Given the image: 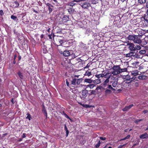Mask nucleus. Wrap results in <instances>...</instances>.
Wrapping results in <instances>:
<instances>
[{
    "instance_id": "1",
    "label": "nucleus",
    "mask_w": 148,
    "mask_h": 148,
    "mask_svg": "<svg viewBox=\"0 0 148 148\" xmlns=\"http://www.w3.org/2000/svg\"><path fill=\"white\" fill-rule=\"evenodd\" d=\"M52 38L53 39L54 44L56 46L62 45L64 42V38L61 36H56L53 34Z\"/></svg>"
},
{
    "instance_id": "2",
    "label": "nucleus",
    "mask_w": 148,
    "mask_h": 148,
    "mask_svg": "<svg viewBox=\"0 0 148 148\" xmlns=\"http://www.w3.org/2000/svg\"><path fill=\"white\" fill-rule=\"evenodd\" d=\"M112 69L113 71H112L111 74H113V75H116L120 73V65H114L112 67Z\"/></svg>"
},
{
    "instance_id": "3",
    "label": "nucleus",
    "mask_w": 148,
    "mask_h": 148,
    "mask_svg": "<svg viewBox=\"0 0 148 148\" xmlns=\"http://www.w3.org/2000/svg\"><path fill=\"white\" fill-rule=\"evenodd\" d=\"M89 96L88 91L86 89L83 90L81 94L80 95V97L81 99L84 100H86L88 97Z\"/></svg>"
},
{
    "instance_id": "4",
    "label": "nucleus",
    "mask_w": 148,
    "mask_h": 148,
    "mask_svg": "<svg viewBox=\"0 0 148 148\" xmlns=\"http://www.w3.org/2000/svg\"><path fill=\"white\" fill-rule=\"evenodd\" d=\"M83 80V79L82 78L78 79L75 78H73L71 82V84L74 86L76 85V84L79 85Z\"/></svg>"
},
{
    "instance_id": "5",
    "label": "nucleus",
    "mask_w": 148,
    "mask_h": 148,
    "mask_svg": "<svg viewBox=\"0 0 148 148\" xmlns=\"http://www.w3.org/2000/svg\"><path fill=\"white\" fill-rule=\"evenodd\" d=\"M135 32L138 33V36L141 37L145 33L146 31L140 28H138L135 30Z\"/></svg>"
},
{
    "instance_id": "6",
    "label": "nucleus",
    "mask_w": 148,
    "mask_h": 148,
    "mask_svg": "<svg viewBox=\"0 0 148 148\" xmlns=\"http://www.w3.org/2000/svg\"><path fill=\"white\" fill-rule=\"evenodd\" d=\"M125 83L129 84L134 80L135 78L134 77H131L130 76L128 75L125 76Z\"/></svg>"
},
{
    "instance_id": "7",
    "label": "nucleus",
    "mask_w": 148,
    "mask_h": 148,
    "mask_svg": "<svg viewBox=\"0 0 148 148\" xmlns=\"http://www.w3.org/2000/svg\"><path fill=\"white\" fill-rule=\"evenodd\" d=\"M81 5L83 8L84 9L88 8V7L90 6V4L89 3L86 2H84L83 3H81Z\"/></svg>"
},
{
    "instance_id": "8",
    "label": "nucleus",
    "mask_w": 148,
    "mask_h": 148,
    "mask_svg": "<svg viewBox=\"0 0 148 148\" xmlns=\"http://www.w3.org/2000/svg\"><path fill=\"white\" fill-rule=\"evenodd\" d=\"M112 93V90H110L107 89H106L104 91V96H105L107 98Z\"/></svg>"
},
{
    "instance_id": "9",
    "label": "nucleus",
    "mask_w": 148,
    "mask_h": 148,
    "mask_svg": "<svg viewBox=\"0 0 148 148\" xmlns=\"http://www.w3.org/2000/svg\"><path fill=\"white\" fill-rule=\"evenodd\" d=\"M140 38V36L138 35H135V39L134 40V42L138 44L141 43V41Z\"/></svg>"
},
{
    "instance_id": "10",
    "label": "nucleus",
    "mask_w": 148,
    "mask_h": 148,
    "mask_svg": "<svg viewBox=\"0 0 148 148\" xmlns=\"http://www.w3.org/2000/svg\"><path fill=\"white\" fill-rule=\"evenodd\" d=\"M62 45H60L56 46L57 50L61 54H62V52H63L62 49H63V47Z\"/></svg>"
},
{
    "instance_id": "11",
    "label": "nucleus",
    "mask_w": 148,
    "mask_h": 148,
    "mask_svg": "<svg viewBox=\"0 0 148 148\" xmlns=\"http://www.w3.org/2000/svg\"><path fill=\"white\" fill-rule=\"evenodd\" d=\"M110 77V78H111V79H113V78L114 79L115 78V77L113 76V75H112L110 73H107L104 74V76L103 77H104L105 78H108V77Z\"/></svg>"
},
{
    "instance_id": "12",
    "label": "nucleus",
    "mask_w": 148,
    "mask_h": 148,
    "mask_svg": "<svg viewBox=\"0 0 148 148\" xmlns=\"http://www.w3.org/2000/svg\"><path fill=\"white\" fill-rule=\"evenodd\" d=\"M134 106V105L133 104H132L128 106H126L122 109V110L124 112L127 111Z\"/></svg>"
},
{
    "instance_id": "13",
    "label": "nucleus",
    "mask_w": 148,
    "mask_h": 148,
    "mask_svg": "<svg viewBox=\"0 0 148 148\" xmlns=\"http://www.w3.org/2000/svg\"><path fill=\"white\" fill-rule=\"evenodd\" d=\"M62 54L63 56L65 57H68L71 55H72V53L71 54L70 52L69 51L66 50L63 52Z\"/></svg>"
},
{
    "instance_id": "14",
    "label": "nucleus",
    "mask_w": 148,
    "mask_h": 148,
    "mask_svg": "<svg viewBox=\"0 0 148 148\" xmlns=\"http://www.w3.org/2000/svg\"><path fill=\"white\" fill-rule=\"evenodd\" d=\"M69 20V16L64 15L62 18V21L63 23H65L68 21Z\"/></svg>"
},
{
    "instance_id": "15",
    "label": "nucleus",
    "mask_w": 148,
    "mask_h": 148,
    "mask_svg": "<svg viewBox=\"0 0 148 148\" xmlns=\"http://www.w3.org/2000/svg\"><path fill=\"white\" fill-rule=\"evenodd\" d=\"M139 137L141 139L147 138H148V134L147 133H145L141 135Z\"/></svg>"
},
{
    "instance_id": "16",
    "label": "nucleus",
    "mask_w": 148,
    "mask_h": 148,
    "mask_svg": "<svg viewBox=\"0 0 148 148\" xmlns=\"http://www.w3.org/2000/svg\"><path fill=\"white\" fill-rule=\"evenodd\" d=\"M42 112L46 116V118H47V113L46 109L44 105H43L42 106Z\"/></svg>"
},
{
    "instance_id": "17",
    "label": "nucleus",
    "mask_w": 148,
    "mask_h": 148,
    "mask_svg": "<svg viewBox=\"0 0 148 148\" xmlns=\"http://www.w3.org/2000/svg\"><path fill=\"white\" fill-rule=\"evenodd\" d=\"M134 46V44L130 43L129 45V48L130 50L134 51L136 50V49Z\"/></svg>"
},
{
    "instance_id": "18",
    "label": "nucleus",
    "mask_w": 148,
    "mask_h": 148,
    "mask_svg": "<svg viewBox=\"0 0 148 148\" xmlns=\"http://www.w3.org/2000/svg\"><path fill=\"white\" fill-rule=\"evenodd\" d=\"M90 70H88L86 71V73L84 75L85 76H88V77H89L92 75L91 72L90 71H89Z\"/></svg>"
},
{
    "instance_id": "19",
    "label": "nucleus",
    "mask_w": 148,
    "mask_h": 148,
    "mask_svg": "<svg viewBox=\"0 0 148 148\" xmlns=\"http://www.w3.org/2000/svg\"><path fill=\"white\" fill-rule=\"evenodd\" d=\"M138 78L140 79H146L147 78V77L145 75H140L138 77Z\"/></svg>"
},
{
    "instance_id": "20",
    "label": "nucleus",
    "mask_w": 148,
    "mask_h": 148,
    "mask_svg": "<svg viewBox=\"0 0 148 148\" xmlns=\"http://www.w3.org/2000/svg\"><path fill=\"white\" fill-rule=\"evenodd\" d=\"M17 74L21 79H23L24 77V76L22 73L20 71H18V72L17 73Z\"/></svg>"
},
{
    "instance_id": "21",
    "label": "nucleus",
    "mask_w": 148,
    "mask_h": 148,
    "mask_svg": "<svg viewBox=\"0 0 148 148\" xmlns=\"http://www.w3.org/2000/svg\"><path fill=\"white\" fill-rule=\"evenodd\" d=\"M93 81L91 79V78L90 79H88L86 78L84 80V82H86L88 83H91Z\"/></svg>"
},
{
    "instance_id": "22",
    "label": "nucleus",
    "mask_w": 148,
    "mask_h": 148,
    "mask_svg": "<svg viewBox=\"0 0 148 148\" xmlns=\"http://www.w3.org/2000/svg\"><path fill=\"white\" fill-rule=\"evenodd\" d=\"M110 77H108V78H107L104 81V82L103 83V85L104 86H106L107 84L109 82V81Z\"/></svg>"
},
{
    "instance_id": "23",
    "label": "nucleus",
    "mask_w": 148,
    "mask_h": 148,
    "mask_svg": "<svg viewBox=\"0 0 148 148\" xmlns=\"http://www.w3.org/2000/svg\"><path fill=\"white\" fill-rule=\"evenodd\" d=\"M128 38L129 40H132L134 41V39H135V35H129L128 36Z\"/></svg>"
},
{
    "instance_id": "24",
    "label": "nucleus",
    "mask_w": 148,
    "mask_h": 148,
    "mask_svg": "<svg viewBox=\"0 0 148 148\" xmlns=\"http://www.w3.org/2000/svg\"><path fill=\"white\" fill-rule=\"evenodd\" d=\"M93 82L95 84H97L101 83V80L100 79H98L94 80Z\"/></svg>"
},
{
    "instance_id": "25",
    "label": "nucleus",
    "mask_w": 148,
    "mask_h": 148,
    "mask_svg": "<svg viewBox=\"0 0 148 148\" xmlns=\"http://www.w3.org/2000/svg\"><path fill=\"white\" fill-rule=\"evenodd\" d=\"M112 79H113L114 81L112 82V85L113 87H115L117 85V81L116 80V79H115V78L114 79L113 78Z\"/></svg>"
},
{
    "instance_id": "26",
    "label": "nucleus",
    "mask_w": 148,
    "mask_h": 148,
    "mask_svg": "<svg viewBox=\"0 0 148 148\" xmlns=\"http://www.w3.org/2000/svg\"><path fill=\"white\" fill-rule=\"evenodd\" d=\"M138 71H132L131 73V74L134 76H136L138 75Z\"/></svg>"
},
{
    "instance_id": "27",
    "label": "nucleus",
    "mask_w": 148,
    "mask_h": 148,
    "mask_svg": "<svg viewBox=\"0 0 148 148\" xmlns=\"http://www.w3.org/2000/svg\"><path fill=\"white\" fill-rule=\"evenodd\" d=\"M96 94V91L95 90H92V91H90V92L89 93V96H90L92 95H95Z\"/></svg>"
},
{
    "instance_id": "28",
    "label": "nucleus",
    "mask_w": 148,
    "mask_h": 148,
    "mask_svg": "<svg viewBox=\"0 0 148 148\" xmlns=\"http://www.w3.org/2000/svg\"><path fill=\"white\" fill-rule=\"evenodd\" d=\"M146 0H138V3L140 4H142L145 3L146 2Z\"/></svg>"
},
{
    "instance_id": "29",
    "label": "nucleus",
    "mask_w": 148,
    "mask_h": 148,
    "mask_svg": "<svg viewBox=\"0 0 148 148\" xmlns=\"http://www.w3.org/2000/svg\"><path fill=\"white\" fill-rule=\"evenodd\" d=\"M134 53L131 52L129 53L126 54V57H130L134 56Z\"/></svg>"
},
{
    "instance_id": "30",
    "label": "nucleus",
    "mask_w": 148,
    "mask_h": 148,
    "mask_svg": "<svg viewBox=\"0 0 148 148\" xmlns=\"http://www.w3.org/2000/svg\"><path fill=\"white\" fill-rule=\"evenodd\" d=\"M127 71V68H123V69H121L120 67V73L124 72H126Z\"/></svg>"
},
{
    "instance_id": "31",
    "label": "nucleus",
    "mask_w": 148,
    "mask_h": 148,
    "mask_svg": "<svg viewBox=\"0 0 148 148\" xmlns=\"http://www.w3.org/2000/svg\"><path fill=\"white\" fill-rule=\"evenodd\" d=\"M13 3H14L15 5H14L13 6L14 7H18L19 5V4L17 1H15L13 2Z\"/></svg>"
},
{
    "instance_id": "32",
    "label": "nucleus",
    "mask_w": 148,
    "mask_h": 148,
    "mask_svg": "<svg viewBox=\"0 0 148 148\" xmlns=\"http://www.w3.org/2000/svg\"><path fill=\"white\" fill-rule=\"evenodd\" d=\"M107 88L108 89L110 90H114L115 89L112 87L111 85H108L107 87Z\"/></svg>"
},
{
    "instance_id": "33",
    "label": "nucleus",
    "mask_w": 148,
    "mask_h": 148,
    "mask_svg": "<svg viewBox=\"0 0 148 148\" xmlns=\"http://www.w3.org/2000/svg\"><path fill=\"white\" fill-rule=\"evenodd\" d=\"M27 116L26 117V118L27 119H28L29 120H30L32 118L30 114L28 113H27Z\"/></svg>"
},
{
    "instance_id": "34",
    "label": "nucleus",
    "mask_w": 148,
    "mask_h": 148,
    "mask_svg": "<svg viewBox=\"0 0 148 148\" xmlns=\"http://www.w3.org/2000/svg\"><path fill=\"white\" fill-rule=\"evenodd\" d=\"M63 113L64 114V115L68 119H69L70 120H71V119L65 113L64 111L63 112Z\"/></svg>"
},
{
    "instance_id": "35",
    "label": "nucleus",
    "mask_w": 148,
    "mask_h": 148,
    "mask_svg": "<svg viewBox=\"0 0 148 148\" xmlns=\"http://www.w3.org/2000/svg\"><path fill=\"white\" fill-rule=\"evenodd\" d=\"M131 23L132 24H133L134 25H136L138 24L137 22L136 21V20H131Z\"/></svg>"
},
{
    "instance_id": "36",
    "label": "nucleus",
    "mask_w": 148,
    "mask_h": 148,
    "mask_svg": "<svg viewBox=\"0 0 148 148\" xmlns=\"http://www.w3.org/2000/svg\"><path fill=\"white\" fill-rule=\"evenodd\" d=\"M147 15H145L144 17V18L145 20H148V10L147 12Z\"/></svg>"
},
{
    "instance_id": "37",
    "label": "nucleus",
    "mask_w": 148,
    "mask_h": 148,
    "mask_svg": "<svg viewBox=\"0 0 148 148\" xmlns=\"http://www.w3.org/2000/svg\"><path fill=\"white\" fill-rule=\"evenodd\" d=\"M82 106H83L85 107L86 108H90L92 107V106H90V105H87V104H86V105L83 104V105H82Z\"/></svg>"
},
{
    "instance_id": "38",
    "label": "nucleus",
    "mask_w": 148,
    "mask_h": 148,
    "mask_svg": "<svg viewBox=\"0 0 148 148\" xmlns=\"http://www.w3.org/2000/svg\"><path fill=\"white\" fill-rule=\"evenodd\" d=\"M101 142L100 141H99L97 144L95 146V147L96 148H98L100 145Z\"/></svg>"
},
{
    "instance_id": "39",
    "label": "nucleus",
    "mask_w": 148,
    "mask_h": 148,
    "mask_svg": "<svg viewBox=\"0 0 148 148\" xmlns=\"http://www.w3.org/2000/svg\"><path fill=\"white\" fill-rule=\"evenodd\" d=\"M140 54H144L146 53V51L145 50H141L139 51Z\"/></svg>"
},
{
    "instance_id": "40",
    "label": "nucleus",
    "mask_w": 148,
    "mask_h": 148,
    "mask_svg": "<svg viewBox=\"0 0 148 148\" xmlns=\"http://www.w3.org/2000/svg\"><path fill=\"white\" fill-rule=\"evenodd\" d=\"M11 18L12 19L15 20L16 18H17V17L15 16L12 15L11 16Z\"/></svg>"
},
{
    "instance_id": "41",
    "label": "nucleus",
    "mask_w": 148,
    "mask_h": 148,
    "mask_svg": "<svg viewBox=\"0 0 148 148\" xmlns=\"http://www.w3.org/2000/svg\"><path fill=\"white\" fill-rule=\"evenodd\" d=\"M48 9L49 11V13H51L52 12L53 10V9L51 8V7H49L48 8Z\"/></svg>"
},
{
    "instance_id": "42",
    "label": "nucleus",
    "mask_w": 148,
    "mask_h": 148,
    "mask_svg": "<svg viewBox=\"0 0 148 148\" xmlns=\"http://www.w3.org/2000/svg\"><path fill=\"white\" fill-rule=\"evenodd\" d=\"M53 34V33L51 32V34L48 35V36L49 39H52V34Z\"/></svg>"
},
{
    "instance_id": "43",
    "label": "nucleus",
    "mask_w": 148,
    "mask_h": 148,
    "mask_svg": "<svg viewBox=\"0 0 148 148\" xmlns=\"http://www.w3.org/2000/svg\"><path fill=\"white\" fill-rule=\"evenodd\" d=\"M88 86L91 88H93L94 86V85L93 84H90L88 85Z\"/></svg>"
},
{
    "instance_id": "44",
    "label": "nucleus",
    "mask_w": 148,
    "mask_h": 148,
    "mask_svg": "<svg viewBox=\"0 0 148 148\" xmlns=\"http://www.w3.org/2000/svg\"><path fill=\"white\" fill-rule=\"evenodd\" d=\"M45 4L47 5L48 7H51H51H53V5H51L50 3H45Z\"/></svg>"
},
{
    "instance_id": "45",
    "label": "nucleus",
    "mask_w": 148,
    "mask_h": 148,
    "mask_svg": "<svg viewBox=\"0 0 148 148\" xmlns=\"http://www.w3.org/2000/svg\"><path fill=\"white\" fill-rule=\"evenodd\" d=\"M4 14V13L3 10H0V15L1 16H2Z\"/></svg>"
},
{
    "instance_id": "46",
    "label": "nucleus",
    "mask_w": 148,
    "mask_h": 148,
    "mask_svg": "<svg viewBox=\"0 0 148 148\" xmlns=\"http://www.w3.org/2000/svg\"><path fill=\"white\" fill-rule=\"evenodd\" d=\"M142 119H137L135 120L134 122L136 123H138L139 122L142 121Z\"/></svg>"
},
{
    "instance_id": "47",
    "label": "nucleus",
    "mask_w": 148,
    "mask_h": 148,
    "mask_svg": "<svg viewBox=\"0 0 148 148\" xmlns=\"http://www.w3.org/2000/svg\"><path fill=\"white\" fill-rule=\"evenodd\" d=\"M95 76L96 77H97L98 79L100 77H101V74L96 75H95Z\"/></svg>"
},
{
    "instance_id": "48",
    "label": "nucleus",
    "mask_w": 148,
    "mask_h": 148,
    "mask_svg": "<svg viewBox=\"0 0 148 148\" xmlns=\"http://www.w3.org/2000/svg\"><path fill=\"white\" fill-rule=\"evenodd\" d=\"M99 138L100 139H101V140H106V138L104 137H100Z\"/></svg>"
},
{
    "instance_id": "49",
    "label": "nucleus",
    "mask_w": 148,
    "mask_h": 148,
    "mask_svg": "<svg viewBox=\"0 0 148 148\" xmlns=\"http://www.w3.org/2000/svg\"><path fill=\"white\" fill-rule=\"evenodd\" d=\"M147 112H148V110H145L143 112V113L144 114Z\"/></svg>"
},
{
    "instance_id": "50",
    "label": "nucleus",
    "mask_w": 148,
    "mask_h": 148,
    "mask_svg": "<svg viewBox=\"0 0 148 148\" xmlns=\"http://www.w3.org/2000/svg\"><path fill=\"white\" fill-rule=\"evenodd\" d=\"M69 130H67L66 131V137H67L68 136V135L69 134Z\"/></svg>"
},
{
    "instance_id": "51",
    "label": "nucleus",
    "mask_w": 148,
    "mask_h": 148,
    "mask_svg": "<svg viewBox=\"0 0 148 148\" xmlns=\"http://www.w3.org/2000/svg\"><path fill=\"white\" fill-rule=\"evenodd\" d=\"M125 145V144H124L122 145H120L118 146V148H122Z\"/></svg>"
},
{
    "instance_id": "52",
    "label": "nucleus",
    "mask_w": 148,
    "mask_h": 148,
    "mask_svg": "<svg viewBox=\"0 0 148 148\" xmlns=\"http://www.w3.org/2000/svg\"><path fill=\"white\" fill-rule=\"evenodd\" d=\"M47 52V51L46 49H43V52L44 53H46Z\"/></svg>"
},
{
    "instance_id": "53",
    "label": "nucleus",
    "mask_w": 148,
    "mask_h": 148,
    "mask_svg": "<svg viewBox=\"0 0 148 148\" xmlns=\"http://www.w3.org/2000/svg\"><path fill=\"white\" fill-rule=\"evenodd\" d=\"M22 137L23 138H25L26 137V136H25V133H23V135H22Z\"/></svg>"
},
{
    "instance_id": "54",
    "label": "nucleus",
    "mask_w": 148,
    "mask_h": 148,
    "mask_svg": "<svg viewBox=\"0 0 148 148\" xmlns=\"http://www.w3.org/2000/svg\"><path fill=\"white\" fill-rule=\"evenodd\" d=\"M17 56V55L16 54H14V60H15V59H16Z\"/></svg>"
},
{
    "instance_id": "55",
    "label": "nucleus",
    "mask_w": 148,
    "mask_h": 148,
    "mask_svg": "<svg viewBox=\"0 0 148 148\" xmlns=\"http://www.w3.org/2000/svg\"><path fill=\"white\" fill-rule=\"evenodd\" d=\"M66 84L67 85V86H69V82L67 81V80H66Z\"/></svg>"
},
{
    "instance_id": "56",
    "label": "nucleus",
    "mask_w": 148,
    "mask_h": 148,
    "mask_svg": "<svg viewBox=\"0 0 148 148\" xmlns=\"http://www.w3.org/2000/svg\"><path fill=\"white\" fill-rule=\"evenodd\" d=\"M127 139V138L126 137H125L124 138H123L121 139V140H120V141L123 140H126V139Z\"/></svg>"
},
{
    "instance_id": "57",
    "label": "nucleus",
    "mask_w": 148,
    "mask_h": 148,
    "mask_svg": "<svg viewBox=\"0 0 148 148\" xmlns=\"http://www.w3.org/2000/svg\"><path fill=\"white\" fill-rule=\"evenodd\" d=\"M127 139V138L126 137H125L124 138H123L121 139V140H120V141L123 140H126V139Z\"/></svg>"
},
{
    "instance_id": "58",
    "label": "nucleus",
    "mask_w": 148,
    "mask_h": 148,
    "mask_svg": "<svg viewBox=\"0 0 148 148\" xmlns=\"http://www.w3.org/2000/svg\"><path fill=\"white\" fill-rule=\"evenodd\" d=\"M64 130L66 131L67 130H68V129L66 127V125H65V127H64Z\"/></svg>"
},
{
    "instance_id": "59",
    "label": "nucleus",
    "mask_w": 148,
    "mask_h": 148,
    "mask_svg": "<svg viewBox=\"0 0 148 148\" xmlns=\"http://www.w3.org/2000/svg\"><path fill=\"white\" fill-rule=\"evenodd\" d=\"M145 21L147 23L146 24V26H148V20H145Z\"/></svg>"
},
{
    "instance_id": "60",
    "label": "nucleus",
    "mask_w": 148,
    "mask_h": 148,
    "mask_svg": "<svg viewBox=\"0 0 148 148\" xmlns=\"http://www.w3.org/2000/svg\"><path fill=\"white\" fill-rule=\"evenodd\" d=\"M11 101L12 102V104H14V99L12 98L11 100Z\"/></svg>"
},
{
    "instance_id": "61",
    "label": "nucleus",
    "mask_w": 148,
    "mask_h": 148,
    "mask_svg": "<svg viewBox=\"0 0 148 148\" xmlns=\"http://www.w3.org/2000/svg\"><path fill=\"white\" fill-rule=\"evenodd\" d=\"M134 57L135 58H138V56L136 54H135L134 55Z\"/></svg>"
},
{
    "instance_id": "62",
    "label": "nucleus",
    "mask_w": 148,
    "mask_h": 148,
    "mask_svg": "<svg viewBox=\"0 0 148 148\" xmlns=\"http://www.w3.org/2000/svg\"><path fill=\"white\" fill-rule=\"evenodd\" d=\"M58 28H59V29H59V30L58 32H57V33H58V32H59V33H61V32H62V30H61V29H59V27H58Z\"/></svg>"
},
{
    "instance_id": "63",
    "label": "nucleus",
    "mask_w": 148,
    "mask_h": 148,
    "mask_svg": "<svg viewBox=\"0 0 148 148\" xmlns=\"http://www.w3.org/2000/svg\"><path fill=\"white\" fill-rule=\"evenodd\" d=\"M23 139L22 138H20L17 140L18 142H20Z\"/></svg>"
},
{
    "instance_id": "64",
    "label": "nucleus",
    "mask_w": 148,
    "mask_h": 148,
    "mask_svg": "<svg viewBox=\"0 0 148 148\" xmlns=\"http://www.w3.org/2000/svg\"><path fill=\"white\" fill-rule=\"evenodd\" d=\"M18 60L20 61L21 59V56H20L19 55L18 56Z\"/></svg>"
}]
</instances>
